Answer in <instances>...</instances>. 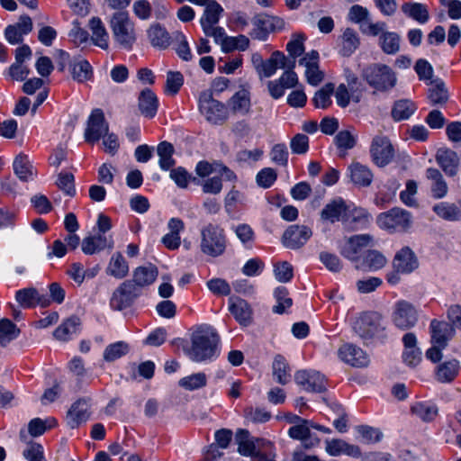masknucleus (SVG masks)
Masks as SVG:
<instances>
[{
	"instance_id": "nucleus-12",
	"label": "nucleus",
	"mask_w": 461,
	"mask_h": 461,
	"mask_svg": "<svg viewBox=\"0 0 461 461\" xmlns=\"http://www.w3.org/2000/svg\"><path fill=\"white\" fill-rule=\"evenodd\" d=\"M347 202L341 197H336L324 205L321 212V219L330 223L341 221L343 224H348L349 222Z\"/></svg>"
},
{
	"instance_id": "nucleus-5",
	"label": "nucleus",
	"mask_w": 461,
	"mask_h": 461,
	"mask_svg": "<svg viewBox=\"0 0 461 461\" xmlns=\"http://www.w3.org/2000/svg\"><path fill=\"white\" fill-rule=\"evenodd\" d=\"M199 109L205 119L212 124H222L229 116L228 108L225 104L213 99L209 92L201 93Z\"/></svg>"
},
{
	"instance_id": "nucleus-64",
	"label": "nucleus",
	"mask_w": 461,
	"mask_h": 461,
	"mask_svg": "<svg viewBox=\"0 0 461 461\" xmlns=\"http://www.w3.org/2000/svg\"><path fill=\"white\" fill-rule=\"evenodd\" d=\"M23 456L27 461H47L42 445L33 441L27 444Z\"/></svg>"
},
{
	"instance_id": "nucleus-36",
	"label": "nucleus",
	"mask_w": 461,
	"mask_h": 461,
	"mask_svg": "<svg viewBox=\"0 0 461 461\" xmlns=\"http://www.w3.org/2000/svg\"><path fill=\"white\" fill-rule=\"evenodd\" d=\"M158 271L156 266L149 264L147 266L138 267L133 272V280L131 281L136 287L147 286L151 285L158 277Z\"/></svg>"
},
{
	"instance_id": "nucleus-60",
	"label": "nucleus",
	"mask_w": 461,
	"mask_h": 461,
	"mask_svg": "<svg viewBox=\"0 0 461 461\" xmlns=\"http://www.w3.org/2000/svg\"><path fill=\"white\" fill-rule=\"evenodd\" d=\"M356 431L367 444L378 443L383 438V432L369 425H358L356 427Z\"/></svg>"
},
{
	"instance_id": "nucleus-45",
	"label": "nucleus",
	"mask_w": 461,
	"mask_h": 461,
	"mask_svg": "<svg viewBox=\"0 0 461 461\" xmlns=\"http://www.w3.org/2000/svg\"><path fill=\"white\" fill-rule=\"evenodd\" d=\"M402 13L420 24L426 23L429 19L427 6L420 3H404L402 5Z\"/></svg>"
},
{
	"instance_id": "nucleus-37",
	"label": "nucleus",
	"mask_w": 461,
	"mask_h": 461,
	"mask_svg": "<svg viewBox=\"0 0 461 461\" xmlns=\"http://www.w3.org/2000/svg\"><path fill=\"white\" fill-rule=\"evenodd\" d=\"M387 263L386 258L377 250H368L360 264L356 268L364 271H377L383 268Z\"/></svg>"
},
{
	"instance_id": "nucleus-6",
	"label": "nucleus",
	"mask_w": 461,
	"mask_h": 461,
	"mask_svg": "<svg viewBox=\"0 0 461 461\" xmlns=\"http://www.w3.org/2000/svg\"><path fill=\"white\" fill-rule=\"evenodd\" d=\"M381 320L382 318L377 312H362L352 322V328L360 338L372 339L379 336L384 330Z\"/></svg>"
},
{
	"instance_id": "nucleus-2",
	"label": "nucleus",
	"mask_w": 461,
	"mask_h": 461,
	"mask_svg": "<svg viewBox=\"0 0 461 461\" xmlns=\"http://www.w3.org/2000/svg\"><path fill=\"white\" fill-rule=\"evenodd\" d=\"M362 77L371 87L380 92L392 89L397 81L393 69L384 64H372L366 67L363 69Z\"/></svg>"
},
{
	"instance_id": "nucleus-48",
	"label": "nucleus",
	"mask_w": 461,
	"mask_h": 461,
	"mask_svg": "<svg viewBox=\"0 0 461 461\" xmlns=\"http://www.w3.org/2000/svg\"><path fill=\"white\" fill-rule=\"evenodd\" d=\"M71 74L74 80L84 83L92 79L93 69L86 59H77L71 64Z\"/></svg>"
},
{
	"instance_id": "nucleus-62",
	"label": "nucleus",
	"mask_w": 461,
	"mask_h": 461,
	"mask_svg": "<svg viewBox=\"0 0 461 461\" xmlns=\"http://www.w3.org/2000/svg\"><path fill=\"white\" fill-rule=\"evenodd\" d=\"M304 41L305 36L303 34H294L292 39L286 44V51L288 52L291 59L289 60H294L304 52Z\"/></svg>"
},
{
	"instance_id": "nucleus-57",
	"label": "nucleus",
	"mask_w": 461,
	"mask_h": 461,
	"mask_svg": "<svg viewBox=\"0 0 461 461\" xmlns=\"http://www.w3.org/2000/svg\"><path fill=\"white\" fill-rule=\"evenodd\" d=\"M411 411L425 422L432 421L438 414L437 407L427 402H416L411 406Z\"/></svg>"
},
{
	"instance_id": "nucleus-24",
	"label": "nucleus",
	"mask_w": 461,
	"mask_h": 461,
	"mask_svg": "<svg viewBox=\"0 0 461 461\" xmlns=\"http://www.w3.org/2000/svg\"><path fill=\"white\" fill-rule=\"evenodd\" d=\"M338 356L341 361L354 367H364L369 363V356L362 348H339Z\"/></svg>"
},
{
	"instance_id": "nucleus-15",
	"label": "nucleus",
	"mask_w": 461,
	"mask_h": 461,
	"mask_svg": "<svg viewBox=\"0 0 461 461\" xmlns=\"http://www.w3.org/2000/svg\"><path fill=\"white\" fill-rule=\"evenodd\" d=\"M296 61L289 60L283 52L279 50L274 51L270 58L264 60L259 71H257L260 78H268L274 76L277 68H294Z\"/></svg>"
},
{
	"instance_id": "nucleus-47",
	"label": "nucleus",
	"mask_w": 461,
	"mask_h": 461,
	"mask_svg": "<svg viewBox=\"0 0 461 461\" xmlns=\"http://www.w3.org/2000/svg\"><path fill=\"white\" fill-rule=\"evenodd\" d=\"M148 37L151 45L158 49H167L170 44V36L165 28L153 24L148 30Z\"/></svg>"
},
{
	"instance_id": "nucleus-56",
	"label": "nucleus",
	"mask_w": 461,
	"mask_h": 461,
	"mask_svg": "<svg viewBox=\"0 0 461 461\" xmlns=\"http://www.w3.org/2000/svg\"><path fill=\"white\" fill-rule=\"evenodd\" d=\"M274 295L276 301V304L273 307L274 312L282 314L293 305V300L285 287L279 286L276 288Z\"/></svg>"
},
{
	"instance_id": "nucleus-55",
	"label": "nucleus",
	"mask_w": 461,
	"mask_h": 461,
	"mask_svg": "<svg viewBox=\"0 0 461 461\" xmlns=\"http://www.w3.org/2000/svg\"><path fill=\"white\" fill-rule=\"evenodd\" d=\"M207 384V377L204 373L199 372L181 378L178 385L187 391H194Z\"/></svg>"
},
{
	"instance_id": "nucleus-41",
	"label": "nucleus",
	"mask_w": 461,
	"mask_h": 461,
	"mask_svg": "<svg viewBox=\"0 0 461 461\" xmlns=\"http://www.w3.org/2000/svg\"><path fill=\"white\" fill-rule=\"evenodd\" d=\"M417 104L410 99H400L394 102L391 116L395 122L408 120L417 110Z\"/></svg>"
},
{
	"instance_id": "nucleus-63",
	"label": "nucleus",
	"mask_w": 461,
	"mask_h": 461,
	"mask_svg": "<svg viewBox=\"0 0 461 461\" xmlns=\"http://www.w3.org/2000/svg\"><path fill=\"white\" fill-rule=\"evenodd\" d=\"M249 46V40L245 35H239V36H229V38L225 41L223 43V52H230L233 50H246Z\"/></svg>"
},
{
	"instance_id": "nucleus-26",
	"label": "nucleus",
	"mask_w": 461,
	"mask_h": 461,
	"mask_svg": "<svg viewBox=\"0 0 461 461\" xmlns=\"http://www.w3.org/2000/svg\"><path fill=\"white\" fill-rule=\"evenodd\" d=\"M429 328L431 343L438 346H445L455 334L453 326L446 321L432 320Z\"/></svg>"
},
{
	"instance_id": "nucleus-13",
	"label": "nucleus",
	"mask_w": 461,
	"mask_h": 461,
	"mask_svg": "<svg viewBox=\"0 0 461 461\" xmlns=\"http://www.w3.org/2000/svg\"><path fill=\"white\" fill-rule=\"evenodd\" d=\"M370 154L375 165L384 167L392 161L394 150L387 137L375 136L372 140Z\"/></svg>"
},
{
	"instance_id": "nucleus-22",
	"label": "nucleus",
	"mask_w": 461,
	"mask_h": 461,
	"mask_svg": "<svg viewBox=\"0 0 461 461\" xmlns=\"http://www.w3.org/2000/svg\"><path fill=\"white\" fill-rule=\"evenodd\" d=\"M159 101L157 95L149 88L143 89L138 97V107L144 117L152 119L157 115Z\"/></svg>"
},
{
	"instance_id": "nucleus-8",
	"label": "nucleus",
	"mask_w": 461,
	"mask_h": 461,
	"mask_svg": "<svg viewBox=\"0 0 461 461\" xmlns=\"http://www.w3.org/2000/svg\"><path fill=\"white\" fill-rule=\"evenodd\" d=\"M418 319V310L411 303L406 300L395 302L391 315L395 327L403 330H409L416 325Z\"/></svg>"
},
{
	"instance_id": "nucleus-23",
	"label": "nucleus",
	"mask_w": 461,
	"mask_h": 461,
	"mask_svg": "<svg viewBox=\"0 0 461 461\" xmlns=\"http://www.w3.org/2000/svg\"><path fill=\"white\" fill-rule=\"evenodd\" d=\"M229 310L235 320L243 326H248L252 321V309L249 303L239 297H230Z\"/></svg>"
},
{
	"instance_id": "nucleus-7",
	"label": "nucleus",
	"mask_w": 461,
	"mask_h": 461,
	"mask_svg": "<svg viewBox=\"0 0 461 461\" xmlns=\"http://www.w3.org/2000/svg\"><path fill=\"white\" fill-rule=\"evenodd\" d=\"M373 240V237L369 234H357L345 239L339 246V251L342 257L351 262L360 264L361 254Z\"/></svg>"
},
{
	"instance_id": "nucleus-35",
	"label": "nucleus",
	"mask_w": 461,
	"mask_h": 461,
	"mask_svg": "<svg viewBox=\"0 0 461 461\" xmlns=\"http://www.w3.org/2000/svg\"><path fill=\"white\" fill-rule=\"evenodd\" d=\"M348 216L349 217V222L344 225L356 230L366 229L372 220L371 214L365 208L357 207L353 204H348Z\"/></svg>"
},
{
	"instance_id": "nucleus-28",
	"label": "nucleus",
	"mask_w": 461,
	"mask_h": 461,
	"mask_svg": "<svg viewBox=\"0 0 461 461\" xmlns=\"http://www.w3.org/2000/svg\"><path fill=\"white\" fill-rule=\"evenodd\" d=\"M90 412L87 410L86 402L79 399L69 408L67 413V423L71 429L78 428L82 423L87 421Z\"/></svg>"
},
{
	"instance_id": "nucleus-17",
	"label": "nucleus",
	"mask_w": 461,
	"mask_h": 461,
	"mask_svg": "<svg viewBox=\"0 0 461 461\" xmlns=\"http://www.w3.org/2000/svg\"><path fill=\"white\" fill-rule=\"evenodd\" d=\"M319 52L312 50L299 59V65L305 68L307 82L312 86L319 85L323 79V73L319 68Z\"/></svg>"
},
{
	"instance_id": "nucleus-44",
	"label": "nucleus",
	"mask_w": 461,
	"mask_h": 461,
	"mask_svg": "<svg viewBox=\"0 0 461 461\" xmlns=\"http://www.w3.org/2000/svg\"><path fill=\"white\" fill-rule=\"evenodd\" d=\"M428 99L432 105L443 104L448 99L447 90L442 80L437 78L430 80L428 89Z\"/></svg>"
},
{
	"instance_id": "nucleus-9",
	"label": "nucleus",
	"mask_w": 461,
	"mask_h": 461,
	"mask_svg": "<svg viewBox=\"0 0 461 461\" xmlns=\"http://www.w3.org/2000/svg\"><path fill=\"white\" fill-rule=\"evenodd\" d=\"M250 36L259 41H266L268 34L285 27V21L277 16L261 14L254 17Z\"/></svg>"
},
{
	"instance_id": "nucleus-30",
	"label": "nucleus",
	"mask_w": 461,
	"mask_h": 461,
	"mask_svg": "<svg viewBox=\"0 0 461 461\" xmlns=\"http://www.w3.org/2000/svg\"><path fill=\"white\" fill-rule=\"evenodd\" d=\"M113 240L103 234H96L85 238L82 240L81 249L86 255H93L106 248L112 249Z\"/></svg>"
},
{
	"instance_id": "nucleus-21",
	"label": "nucleus",
	"mask_w": 461,
	"mask_h": 461,
	"mask_svg": "<svg viewBox=\"0 0 461 461\" xmlns=\"http://www.w3.org/2000/svg\"><path fill=\"white\" fill-rule=\"evenodd\" d=\"M418 259L413 251L409 247L400 249L393 260V267L403 275L414 271L418 267Z\"/></svg>"
},
{
	"instance_id": "nucleus-4",
	"label": "nucleus",
	"mask_w": 461,
	"mask_h": 461,
	"mask_svg": "<svg viewBox=\"0 0 461 461\" xmlns=\"http://www.w3.org/2000/svg\"><path fill=\"white\" fill-rule=\"evenodd\" d=\"M376 224L391 233L408 230L412 224L411 213L404 209L394 207L381 212L376 217Z\"/></svg>"
},
{
	"instance_id": "nucleus-16",
	"label": "nucleus",
	"mask_w": 461,
	"mask_h": 461,
	"mask_svg": "<svg viewBox=\"0 0 461 461\" xmlns=\"http://www.w3.org/2000/svg\"><path fill=\"white\" fill-rule=\"evenodd\" d=\"M312 230L305 225H291L283 234L282 241L285 248L297 249L303 247L312 237Z\"/></svg>"
},
{
	"instance_id": "nucleus-19",
	"label": "nucleus",
	"mask_w": 461,
	"mask_h": 461,
	"mask_svg": "<svg viewBox=\"0 0 461 461\" xmlns=\"http://www.w3.org/2000/svg\"><path fill=\"white\" fill-rule=\"evenodd\" d=\"M15 300L19 305L24 309L33 308L36 305L47 307L50 303L46 295L40 294L38 290L33 287L23 288L16 291Z\"/></svg>"
},
{
	"instance_id": "nucleus-43",
	"label": "nucleus",
	"mask_w": 461,
	"mask_h": 461,
	"mask_svg": "<svg viewBox=\"0 0 461 461\" xmlns=\"http://www.w3.org/2000/svg\"><path fill=\"white\" fill-rule=\"evenodd\" d=\"M272 369L273 375L276 383L282 385H285L291 381V368L286 359L283 356H276L273 361Z\"/></svg>"
},
{
	"instance_id": "nucleus-54",
	"label": "nucleus",
	"mask_w": 461,
	"mask_h": 461,
	"mask_svg": "<svg viewBox=\"0 0 461 461\" xmlns=\"http://www.w3.org/2000/svg\"><path fill=\"white\" fill-rule=\"evenodd\" d=\"M247 203L246 195L235 189H231L226 195L224 200L225 210L229 214L236 212L240 207Z\"/></svg>"
},
{
	"instance_id": "nucleus-32",
	"label": "nucleus",
	"mask_w": 461,
	"mask_h": 461,
	"mask_svg": "<svg viewBox=\"0 0 461 461\" xmlns=\"http://www.w3.org/2000/svg\"><path fill=\"white\" fill-rule=\"evenodd\" d=\"M80 327V319L77 316H71L62 321L54 330L53 336L59 341L67 342L78 333Z\"/></svg>"
},
{
	"instance_id": "nucleus-33",
	"label": "nucleus",
	"mask_w": 461,
	"mask_h": 461,
	"mask_svg": "<svg viewBox=\"0 0 461 461\" xmlns=\"http://www.w3.org/2000/svg\"><path fill=\"white\" fill-rule=\"evenodd\" d=\"M359 44L360 40L357 32L352 28H347L339 38V52L343 57H349L357 50Z\"/></svg>"
},
{
	"instance_id": "nucleus-59",
	"label": "nucleus",
	"mask_w": 461,
	"mask_h": 461,
	"mask_svg": "<svg viewBox=\"0 0 461 461\" xmlns=\"http://www.w3.org/2000/svg\"><path fill=\"white\" fill-rule=\"evenodd\" d=\"M273 271L276 279L280 283H288L294 277L293 266L287 261L273 263Z\"/></svg>"
},
{
	"instance_id": "nucleus-10",
	"label": "nucleus",
	"mask_w": 461,
	"mask_h": 461,
	"mask_svg": "<svg viewBox=\"0 0 461 461\" xmlns=\"http://www.w3.org/2000/svg\"><path fill=\"white\" fill-rule=\"evenodd\" d=\"M294 381L298 386L309 393H323L327 390V378L313 369L296 371Z\"/></svg>"
},
{
	"instance_id": "nucleus-40",
	"label": "nucleus",
	"mask_w": 461,
	"mask_h": 461,
	"mask_svg": "<svg viewBox=\"0 0 461 461\" xmlns=\"http://www.w3.org/2000/svg\"><path fill=\"white\" fill-rule=\"evenodd\" d=\"M186 357L193 362L203 363L215 360L219 355V348H184Z\"/></svg>"
},
{
	"instance_id": "nucleus-29",
	"label": "nucleus",
	"mask_w": 461,
	"mask_h": 461,
	"mask_svg": "<svg viewBox=\"0 0 461 461\" xmlns=\"http://www.w3.org/2000/svg\"><path fill=\"white\" fill-rule=\"evenodd\" d=\"M58 425V421L53 417H49L46 420L41 418H34L30 420L28 424V431L21 429L19 436L21 440L26 441L27 433L32 437H39L43 435L48 429H53Z\"/></svg>"
},
{
	"instance_id": "nucleus-50",
	"label": "nucleus",
	"mask_w": 461,
	"mask_h": 461,
	"mask_svg": "<svg viewBox=\"0 0 461 461\" xmlns=\"http://www.w3.org/2000/svg\"><path fill=\"white\" fill-rule=\"evenodd\" d=\"M129 266L122 255L119 252L113 254L110 259L107 273L116 278L122 279L127 276Z\"/></svg>"
},
{
	"instance_id": "nucleus-58",
	"label": "nucleus",
	"mask_w": 461,
	"mask_h": 461,
	"mask_svg": "<svg viewBox=\"0 0 461 461\" xmlns=\"http://www.w3.org/2000/svg\"><path fill=\"white\" fill-rule=\"evenodd\" d=\"M20 334V330L8 319L0 321V344L11 342Z\"/></svg>"
},
{
	"instance_id": "nucleus-49",
	"label": "nucleus",
	"mask_w": 461,
	"mask_h": 461,
	"mask_svg": "<svg viewBox=\"0 0 461 461\" xmlns=\"http://www.w3.org/2000/svg\"><path fill=\"white\" fill-rule=\"evenodd\" d=\"M400 35L394 32H386L379 37V46L388 55L396 54L400 50Z\"/></svg>"
},
{
	"instance_id": "nucleus-38",
	"label": "nucleus",
	"mask_w": 461,
	"mask_h": 461,
	"mask_svg": "<svg viewBox=\"0 0 461 461\" xmlns=\"http://www.w3.org/2000/svg\"><path fill=\"white\" fill-rule=\"evenodd\" d=\"M89 28L92 32V41L95 46L103 50L109 48V34L98 17H93L89 21Z\"/></svg>"
},
{
	"instance_id": "nucleus-52",
	"label": "nucleus",
	"mask_w": 461,
	"mask_h": 461,
	"mask_svg": "<svg viewBox=\"0 0 461 461\" xmlns=\"http://www.w3.org/2000/svg\"><path fill=\"white\" fill-rule=\"evenodd\" d=\"M433 212L441 219L448 221H455L459 219L460 211L456 204L447 202L436 203Z\"/></svg>"
},
{
	"instance_id": "nucleus-3",
	"label": "nucleus",
	"mask_w": 461,
	"mask_h": 461,
	"mask_svg": "<svg viewBox=\"0 0 461 461\" xmlns=\"http://www.w3.org/2000/svg\"><path fill=\"white\" fill-rule=\"evenodd\" d=\"M111 29L114 41L123 49L131 50L136 41L133 22L124 12L115 13L111 19Z\"/></svg>"
},
{
	"instance_id": "nucleus-20",
	"label": "nucleus",
	"mask_w": 461,
	"mask_h": 461,
	"mask_svg": "<svg viewBox=\"0 0 461 461\" xmlns=\"http://www.w3.org/2000/svg\"><path fill=\"white\" fill-rule=\"evenodd\" d=\"M193 346H218L221 338L216 329L208 324H202L192 333Z\"/></svg>"
},
{
	"instance_id": "nucleus-31",
	"label": "nucleus",
	"mask_w": 461,
	"mask_h": 461,
	"mask_svg": "<svg viewBox=\"0 0 461 461\" xmlns=\"http://www.w3.org/2000/svg\"><path fill=\"white\" fill-rule=\"evenodd\" d=\"M426 177L429 181L431 196L434 199L444 198L447 194L448 187L439 170L433 167L428 168Z\"/></svg>"
},
{
	"instance_id": "nucleus-11",
	"label": "nucleus",
	"mask_w": 461,
	"mask_h": 461,
	"mask_svg": "<svg viewBox=\"0 0 461 461\" xmlns=\"http://www.w3.org/2000/svg\"><path fill=\"white\" fill-rule=\"evenodd\" d=\"M109 131V124L105 121L103 110L96 108L90 113L86 128L85 130V140L88 143L97 142Z\"/></svg>"
},
{
	"instance_id": "nucleus-27",
	"label": "nucleus",
	"mask_w": 461,
	"mask_h": 461,
	"mask_svg": "<svg viewBox=\"0 0 461 461\" xmlns=\"http://www.w3.org/2000/svg\"><path fill=\"white\" fill-rule=\"evenodd\" d=\"M436 161L447 175H456L459 158L455 151L447 148L438 149L436 154Z\"/></svg>"
},
{
	"instance_id": "nucleus-25",
	"label": "nucleus",
	"mask_w": 461,
	"mask_h": 461,
	"mask_svg": "<svg viewBox=\"0 0 461 461\" xmlns=\"http://www.w3.org/2000/svg\"><path fill=\"white\" fill-rule=\"evenodd\" d=\"M348 176L350 181L358 187L369 186L374 176L370 168L359 162H352L348 166Z\"/></svg>"
},
{
	"instance_id": "nucleus-1",
	"label": "nucleus",
	"mask_w": 461,
	"mask_h": 461,
	"mask_svg": "<svg viewBox=\"0 0 461 461\" xmlns=\"http://www.w3.org/2000/svg\"><path fill=\"white\" fill-rule=\"evenodd\" d=\"M227 240L224 230L216 224L209 223L201 230V251L216 258L226 249Z\"/></svg>"
},
{
	"instance_id": "nucleus-53",
	"label": "nucleus",
	"mask_w": 461,
	"mask_h": 461,
	"mask_svg": "<svg viewBox=\"0 0 461 461\" xmlns=\"http://www.w3.org/2000/svg\"><path fill=\"white\" fill-rule=\"evenodd\" d=\"M244 418L252 423H266L272 418V413L266 407L247 406L243 410Z\"/></svg>"
},
{
	"instance_id": "nucleus-42",
	"label": "nucleus",
	"mask_w": 461,
	"mask_h": 461,
	"mask_svg": "<svg viewBox=\"0 0 461 461\" xmlns=\"http://www.w3.org/2000/svg\"><path fill=\"white\" fill-rule=\"evenodd\" d=\"M13 167L15 175L22 181L32 180L36 175L28 156L23 153L16 156Z\"/></svg>"
},
{
	"instance_id": "nucleus-46",
	"label": "nucleus",
	"mask_w": 461,
	"mask_h": 461,
	"mask_svg": "<svg viewBox=\"0 0 461 461\" xmlns=\"http://www.w3.org/2000/svg\"><path fill=\"white\" fill-rule=\"evenodd\" d=\"M175 152L174 146L168 141H161L157 147V154L159 157V167L167 171L175 166L176 160L173 158Z\"/></svg>"
},
{
	"instance_id": "nucleus-14",
	"label": "nucleus",
	"mask_w": 461,
	"mask_h": 461,
	"mask_svg": "<svg viewBox=\"0 0 461 461\" xmlns=\"http://www.w3.org/2000/svg\"><path fill=\"white\" fill-rule=\"evenodd\" d=\"M139 294V288L131 281H125L113 292L110 305L118 311L125 309L131 304Z\"/></svg>"
},
{
	"instance_id": "nucleus-39",
	"label": "nucleus",
	"mask_w": 461,
	"mask_h": 461,
	"mask_svg": "<svg viewBox=\"0 0 461 461\" xmlns=\"http://www.w3.org/2000/svg\"><path fill=\"white\" fill-rule=\"evenodd\" d=\"M222 12V7L216 1H210L200 19L203 31H207L210 27L217 25Z\"/></svg>"
},
{
	"instance_id": "nucleus-61",
	"label": "nucleus",
	"mask_w": 461,
	"mask_h": 461,
	"mask_svg": "<svg viewBox=\"0 0 461 461\" xmlns=\"http://www.w3.org/2000/svg\"><path fill=\"white\" fill-rule=\"evenodd\" d=\"M334 92V86L330 83L326 84L322 88L315 93L312 102L316 108L325 109L331 104L330 96Z\"/></svg>"
},
{
	"instance_id": "nucleus-51",
	"label": "nucleus",
	"mask_w": 461,
	"mask_h": 461,
	"mask_svg": "<svg viewBox=\"0 0 461 461\" xmlns=\"http://www.w3.org/2000/svg\"><path fill=\"white\" fill-rule=\"evenodd\" d=\"M458 371L459 362L457 360L444 362L437 368V380L441 383L451 382L457 375Z\"/></svg>"
},
{
	"instance_id": "nucleus-18",
	"label": "nucleus",
	"mask_w": 461,
	"mask_h": 461,
	"mask_svg": "<svg viewBox=\"0 0 461 461\" xmlns=\"http://www.w3.org/2000/svg\"><path fill=\"white\" fill-rule=\"evenodd\" d=\"M32 30V21L30 16L23 15L19 22L8 25L5 30V38L12 45H16L23 41V36Z\"/></svg>"
},
{
	"instance_id": "nucleus-34",
	"label": "nucleus",
	"mask_w": 461,
	"mask_h": 461,
	"mask_svg": "<svg viewBox=\"0 0 461 461\" xmlns=\"http://www.w3.org/2000/svg\"><path fill=\"white\" fill-rule=\"evenodd\" d=\"M229 106L233 113L240 115L249 114L251 108L249 91L247 89H240L236 92L229 100Z\"/></svg>"
}]
</instances>
